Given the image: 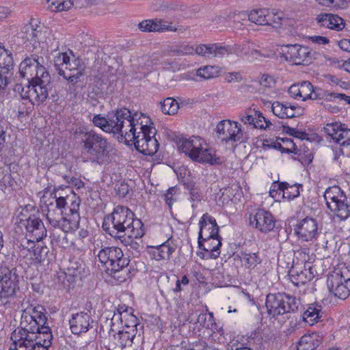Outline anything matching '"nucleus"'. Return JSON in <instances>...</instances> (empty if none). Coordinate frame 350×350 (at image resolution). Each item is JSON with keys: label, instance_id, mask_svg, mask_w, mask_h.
Masks as SVG:
<instances>
[{"label": "nucleus", "instance_id": "nucleus-1", "mask_svg": "<svg viewBox=\"0 0 350 350\" xmlns=\"http://www.w3.org/2000/svg\"><path fill=\"white\" fill-rule=\"evenodd\" d=\"M114 118L112 133L120 134L126 144H133L136 150L146 155L157 152L159 143L154 137L156 130L149 116L141 112L131 115L128 109L123 108L116 111Z\"/></svg>", "mask_w": 350, "mask_h": 350}, {"label": "nucleus", "instance_id": "nucleus-2", "mask_svg": "<svg viewBox=\"0 0 350 350\" xmlns=\"http://www.w3.org/2000/svg\"><path fill=\"white\" fill-rule=\"evenodd\" d=\"M133 216L128 208L117 206L111 216L112 226L107 228L109 234L120 239L124 237L142 238L144 234V224Z\"/></svg>", "mask_w": 350, "mask_h": 350}, {"label": "nucleus", "instance_id": "nucleus-3", "mask_svg": "<svg viewBox=\"0 0 350 350\" xmlns=\"http://www.w3.org/2000/svg\"><path fill=\"white\" fill-rule=\"evenodd\" d=\"M33 79L30 84L16 83L14 88V91L18 94L23 99L29 100V103L34 105H40L48 96L46 85L49 83L51 77L46 71L45 67L42 65V61L40 60L38 69L36 70Z\"/></svg>", "mask_w": 350, "mask_h": 350}, {"label": "nucleus", "instance_id": "nucleus-4", "mask_svg": "<svg viewBox=\"0 0 350 350\" xmlns=\"http://www.w3.org/2000/svg\"><path fill=\"white\" fill-rule=\"evenodd\" d=\"M178 146L181 152H185L193 161L211 165L221 163V158L217 156L215 151L200 136L180 138Z\"/></svg>", "mask_w": 350, "mask_h": 350}, {"label": "nucleus", "instance_id": "nucleus-5", "mask_svg": "<svg viewBox=\"0 0 350 350\" xmlns=\"http://www.w3.org/2000/svg\"><path fill=\"white\" fill-rule=\"evenodd\" d=\"M111 144L103 135L93 131L82 146L84 157L92 162L103 163L109 157Z\"/></svg>", "mask_w": 350, "mask_h": 350}, {"label": "nucleus", "instance_id": "nucleus-6", "mask_svg": "<svg viewBox=\"0 0 350 350\" xmlns=\"http://www.w3.org/2000/svg\"><path fill=\"white\" fill-rule=\"evenodd\" d=\"M326 205L334 217L344 221L350 217V204L341 189L338 186L329 187L324 193Z\"/></svg>", "mask_w": 350, "mask_h": 350}, {"label": "nucleus", "instance_id": "nucleus-7", "mask_svg": "<svg viewBox=\"0 0 350 350\" xmlns=\"http://www.w3.org/2000/svg\"><path fill=\"white\" fill-rule=\"evenodd\" d=\"M21 327L16 329L11 335L14 343L31 346L33 340H36L37 333L41 330L40 325L33 320L31 312L25 309L21 315Z\"/></svg>", "mask_w": 350, "mask_h": 350}, {"label": "nucleus", "instance_id": "nucleus-8", "mask_svg": "<svg viewBox=\"0 0 350 350\" xmlns=\"http://www.w3.org/2000/svg\"><path fill=\"white\" fill-rule=\"evenodd\" d=\"M299 304V299L285 293L269 294L265 303L267 313L273 317L293 312Z\"/></svg>", "mask_w": 350, "mask_h": 350}, {"label": "nucleus", "instance_id": "nucleus-9", "mask_svg": "<svg viewBox=\"0 0 350 350\" xmlns=\"http://www.w3.org/2000/svg\"><path fill=\"white\" fill-rule=\"evenodd\" d=\"M75 198L72 200L70 208V213L67 216V223L69 224V230L70 232L69 237H67V242L70 241V250H77L81 252L83 245V239L88 236V231L85 229H81L77 234H75L72 231H75L79 228L80 216L78 212L79 207L81 203V200L79 198Z\"/></svg>", "mask_w": 350, "mask_h": 350}, {"label": "nucleus", "instance_id": "nucleus-10", "mask_svg": "<svg viewBox=\"0 0 350 350\" xmlns=\"http://www.w3.org/2000/svg\"><path fill=\"white\" fill-rule=\"evenodd\" d=\"M49 34L48 31L35 18H31L28 23L24 25L19 33L26 46H29V50L32 47V51L40 46L41 43L46 42Z\"/></svg>", "mask_w": 350, "mask_h": 350}, {"label": "nucleus", "instance_id": "nucleus-11", "mask_svg": "<svg viewBox=\"0 0 350 350\" xmlns=\"http://www.w3.org/2000/svg\"><path fill=\"white\" fill-rule=\"evenodd\" d=\"M122 250L117 247H107L99 251L98 258L108 271L116 273L124 268L128 261L123 258Z\"/></svg>", "mask_w": 350, "mask_h": 350}, {"label": "nucleus", "instance_id": "nucleus-12", "mask_svg": "<svg viewBox=\"0 0 350 350\" xmlns=\"http://www.w3.org/2000/svg\"><path fill=\"white\" fill-rule=\"evenodd\" d=\"M317 220L306 217L297 222L295 227V233L301 242L314 243L321 234Z\"/></svg>", "mask_w": 350, "mask_h": 350}, {"label": "nucleus", "instance_id": "nucleus-13", "mask_svg": "<svg viewBox=\"0 0 350 350\" xmlns=\"http://www.w3.org/2000/svg\"><path fill=\"white\" fill-rule=\"evenodd\" d=\"M18 286V275L7 267L0 266V301L7 303V299L13 297Z\"/></svg>", "mask_w": 350, "mask_h": 350}, {"label": "nucleus", "instance_id": "nucleus-14", "mask_svg": "<svg viewBox=\"0 0 350 350\" xmlns=\"http://www.w3.org/2000/svg\"><path fill=\"white\" fill-rule=\"evenodd\" d=\"M217 133L221 140L226 142H242L244 131L238 122L224 120L217 125Z\"/></svg>", "mask_w": 350, "mask_h": 350}, {"label": "nucleus", "instance_id": "nucleus-15", "mask_svg": "<svg viewBox=\"0 0 350 350\" xmlns=\"http://www.w3.org/2000/svg\"><path fill=\"white\" fill-rule=\"evenodd\" d=\"M329 291L335 297L346 299L350 293V279L347 280L341 272L329 274L327 280Z\"/></svg>", "mask_w": 350, "mask_h": 350}, {"label": "nucleus", "instance_id": "nucleus-16", "mask_svg": "<svg viewBox=\"0 0 350 350\" xmlns=\"http://www.w3.org/2000/svg\"><path fill=\"white\" fill-rule=\"evenodd\" d=\"M25 228L29 233V236L32 240H26L27 244L25 247L29 250L34 247L35 241H40L46 235V229L42 220L35 215H30L26 220Z\"/></svg>", "mask_w": 350, "mask_h": 350}, {"label": "nucleus", "instance_id": "nucleus-17", "mask_svg": "<svg viewBox=\"0 0 350 350\" xmlns=\"http://www.w3.org/2000/svg\"><path fill=\"white\" fill-rule=\"evenodd\" d=\"M283 53L286 59L295 64H308L312 61L311 50L306 46L299 44L286 45Z\"/></svg>", "mask_w": 350, "mask_h": 350}, {"label": "nucleus", "instance_id": "nucleus-18", "mask_svg": "<svg viewBox=\"0 0 350 350\" xmlns=\"http://www.w3.org/2000/svg\"><path fill=\"white\" fill-rule=\"evenodd\" d=\"M250 224L263 233L273 230L275 221L273 215L268 211L258 209L249 217Z\"/></svg>", "mask_w": 350, "mask_h": 350}, {"label": "nucleus", "instance_id": "nucleus-19", "mask_svg": "<svg viewBox=\"0 0 350 350\" xmlns=\"http://www.w3.org/2000/svg\"><path fill=\"white\" fill-rule=\"evenodd\" d=\"M323 130L336 143L342 146L350 144V129L345 124L337 122L327 123Z\"/></svg>", "mask_w": 350, "mask_h": 350}, {"label": "nucleus", "instance_id": "nucleus-20", "mask_svg": "<svg viewBox=\"0 0 350 350\" xmlns=\"http://www.w3.org/2000/svg\"><path fill=\"white\" fill-rule=\"evenodd\" d=\"M288 92L293 98L302 101L316 100L318 98L312 84L308 81L293 84L288 88Z\"/></svg>", "mask_w": 350, "mask_h": 350}, {"label": "nucleus", "instance_id": "nucleus-21", "mask_svg": "<svg viewBox=\"0 0 350 350\" xmlns=\"http://www.w3.org/2000/svg\"><path fill=\"white\" fill-rule=\"evenodd\" d=\"M84 273V267L79 258L69 259L67 264V282L69 288H75L81 285V281Z\"/></svg>", "mask_w": 350, "mask_h": 350}, {"label": "nucleus", "instance_id": "nucleus-22", "mask_svg": "<svg viewBox=\"0 0 350 350\" xmlns=\"http://www.w3.org/2000/svg\"><path fill=\"white\" fill-rule=\"evenodd\" d=\"M40 60L43 61V58L40 57L36 54H33L31 56L27 57L21 62L19 65V74L23 78L26 79L24 83L30 84L31 83Z\"/></svg>", "mask_w": 350, "mask_h": 350}, {"label": "nucleus", "instance_id": "nucleus-23", "mask_svg": "<svg viewBox=\"0 0 350 350\" xmlns=\"http://www.w3.org/2000/svg\"><path fill=\"white\" fill-rule=\"evenodd\" d=\"M198 241L213 237L219 234V226L215 218L205 213L200 220Z\"/></svg>", "mask_w": 350, "mask_h": 350}, {"label": "nucleus", "instance_id": "nucleus-24", "mask_svg": "<svg viewBox=\"0 0 350 350\" xmlns=\"http://www.w3.org/2000/svg\"><path fill=\"white\" fill-rule=\"evenodd\" d=\"M316 21L319 26L335 31H340L345 26L341 17L331 13H321L317 15Z\"/></svg>", "mask_w": 350, "mask_h": 350}, {"label": "nucleus", "instance_id": "nucleus-25", "mask_svg": "<svg viewBox=\"0 0 350 350\" xmlns=\"http://www.w3.org/2000/svg\"><path fill=\"white\" fill-rule=\"evenodd\" d=\"M199 247L206 252L207 258L216 259L220 254L219 248L221 245V237L213 236V237L198 241Z\"/></svg>", "mask_w": 350, "mask_h": 350}, {"label": "nucleus", "instance_id": "nucleus-26", "mask_svg": "<svg viewBox=\"0 0 350 350\" xmlns=\"http://www.w3.org/2000/svg\"><path fill=\"white\" fill-rule=\"evenodd\" d=\"M138 28L144 32L176 31L172 23L161 19L144 20L138 24Z\"/></svg>", "mask_w": 350, "mask_h": 350}, {"label": "nucleus", "instance_id": "nucleus-27", "mask_svg": "<svg viewBox=\"0 0 350 350\" xmlns=\"http://www.w3.org/2000/svg\"><path fill=\"white\" fill-rule=\"evenodd\" d=\"M90 317L84 312L73 314L72 319L69 321L71 332L76 335L83 332H86L90 326Z\"/></svg>", "mask_w": 350, "mask_h": 350}, {"label": "nucleus", "instance_id": "nucleus-28", "mask_svg": "<svg viewBox=\"0 0 350 350\" xmlns=\"http://www.w3.org/2000/svg\"><path fill=\"white\" fill-rule=\"evenodd\" d=\"M271 109L273 114L280 118H290L295 117L298 112L299 107L288 103L275 101L272 103Z\"/></svg>", "mask_w": 350, "mask_h": 350}, {"label": "nucleus", "instance_id": "nucleus-29", "mask_svg": "<svg viewBox=\"0 0 350 350\" xmlns=\"http://www.w3.org/2000/svg\"><path fill=\"white\" fill-rule=\"evenodd\" d=\"M176 245L171 239L167 240L164 243L153 248L151 252L152 258L156 260L169 259L171 254L175 252Z\"/></svg>", "mask_w": 350, "mask_h": 350}, {"label": "nucleus", "instance_id": "nucleus-30", "mask_svg": "<svg viewBox=\"0 0 350 350\" xmlns=\"http://www.w3.org/2000/svg\"><path fill=\"white\" fill-rule=\"evenodd\" d=\"M313 278L314 275L311 271V267L310 265L306 268V265H305L304 270L299 271L297 267H293L291 270V280L297 286L304 284L310 281Z\"/></svg>", "mask_w": 350, "mask_h": 350}, {"label": "nucleus", "instance_id": "nucleus-31", "mask_svg": "<svg viewBox=\"0 0 350 350\" xmlns=\"http://www.w3.org/2000/svg\"><path fill=\"white\" fill-rule=\"evenodd\" d=\"M52 335L50 332L49 327L42 326L40 332L37 333L36 340H33L31 346L44 347L45 350H48V347L51 345Z\"/></svg>", "mask_w": 350, "mask_h": 350}, {"label": "nucleus", "instance_id": "nucleus-32", "mask_svg": "<svg viewBox=\"0 0 350 350\" xmlns=\"http://www.w3.org/2000/svg\"><path fill=\"white\" fill-rule=\"evenodd\" d=\"M137 332H134L126 330L123 329L122 331H119L118 333L114 336L116 345L120 349H124L126 347H130L133 343L135 339Z\"/></svg>", "mask_w": 350, "mask_h": 350}, {"label": "nucleus", "instance_id": "nucleus-33", "mask_svg": "<svg viewBox=\"0 0 350 350\" xmlns=\"http://www.w3.org/2000/svg\"><path fill=\"white\" fill-rule=\"evenodd\" d=\"M267 12L268 14H265V25L278 28L285 22L284 14L282 12L275 9H267Z\"/></svg>", "mask_w": 350, "mask_h": 350}, {"label": "nucleus", "instance_id": "nucleus-34", "mask_svg": "<svg viewBox=\"0 0 350 350\" xmlns=\"http://www.w3.org/2000/svg\"><path fill=\"white\" fill-rule=\"evenodd\" d=\"M321 306L317 304H310L303 314V319L310 325H314V323L319 321L321 318L320 312H321Z\"/></svg>", "mask_w": 350, "mask_h": 350}, {"label": "nucleus", "instance_id": "nucleus-35", "mask_svg": "<svg viewBox=\"0 0 350 350\" xmlns=\"http://www.w3.org/2000/svg\"><path fill=\"white\" fill-rule=\"evenodd\" d=\"M115 122L114 113L109 114L106 119L100 115L95 116L93 118V123L96 126L100 127L103 131L112 133Z\"/></svg>", "mask_w": 350, "mask_h": 350}, {"label": "nucleus", "instance_id": "nucleus-36", "mask_svg": "<svg viewBox=\"0 0 350 350\" xmlns=\"http://www.w3.org/2000/svg\"><path fill=\"white\" fill-rule=\"evenodd\" d=\"M73 64L76 66L75 71L69 75L67 77V81L72 84H76L81 81V78L83 77L85 74V66L83 63L79 58H75Z\"/></svg>", "mask_w": 350, "mask_h": 350}, {"label": "nucleus", "instance_id": "nucleus-37", "mask_svg": "<svg viewBox=\"0 0 350 350\" xmlns=\"http://www.w3.org/2000/svg\"><path fill=\"white\" fill-rule=\"evenodd\" d=\"M256 119L253 128L269 130V131H280L281 126L276 124L272 123L271 121L262 116V113L257 111Z\"/></svg>", "mask_w": 350, "mask_h": 350}, {"label": "nucleus", "instance_id": "nucleus-38", "mask_svg": "<svg viewBox=\"0 0 350 350\" xmlns=\"http://www.w3.org/2000/svg\"><path fill=\"white\" fill-rule=\"evenodd\" d=\"M220 68L217 66H204L196 70V75L203 79H210L219 76Z\"/></svg>", "mask_w": 350, "mask_h": 350}, {"label": "nucleus", "instance_id": "nucleus-39", "mask_svg": "<svg viewBox=\"0 0 350 350\" xmlns=\"http://www.w3.org/2000/svg\"><path fill=\"white\" fill-rule=\"evenodd\" d=\"M239 256L242 264L247 269H253L260 262V258L256 253L242 252Z\"/></svg>", "mask_w": 350, "mask_h": 350}, {"label": "nucleus", "instance_id": "nucleus-40", "mask_svg": "<svg viewBox=\"0 0 350 350\" xmlns=\"http://www.w3.org/2000/svg\"><path fill=\"white\" fill-rule=\"evenodd\" d=\"M92 132V130L88 131L84 126H76L70 131V138L75 141H80L83 145L89 135Z\"/></svg>", "mask_w": 350, "mask_h": 350}, {"label": "nucleus", "instance_id": "nucleus-41", "mask_svg": "<svg viewBox=\"0 0 350 350\" xmlns=\"http://www.w3.org/2000/svg\"><path fill=\"white\" fill-rule=\"evenodd\" d=\"M267 8L252 10L248 14V20L258 25H265Z\"/></svg>", "mask_w": 350, "mask_h": 350}, {"label": "nucleus", "instance_id": "nucleus-42", "mask_svg": "<svg viewBox=\"0 0 350 350\" xmlns=\"http://www.w3.org/2000/svg\"><path fill=\"white\" fill-rule=\"evenodd\" d=\"M161 107L165 114L174 115L178 111L179 105L174 98L169 97L161 102Z\"/></svg>", "mask_w": 350, "mask_h": 350}, {"label": "nucleus", "instance_id": "nucleus-43", "mask_svg": "<svg viewBox=\"0 0 350 350\" xmlns=\"http://www.w3.org/2000/svg\"><path fill=\"white\" fill-rule=\"evenodd\" d=\"M283 183L286 184L282 190V197L284 198L291 200L299 196V187H301L302 185L294 184L291 185L286 182H283Z\"/></svg>", "mask_w": 350, "mask_h": 350}, {"label": "nucleus", "instance_id": "nucleus-44", "mask_svg": "<svg viewBox=\"0 0 350 350\" xmlns=\"http://www.w3.org/2000/svg\"><path fill=\"white\" fill-rule=\"evenodd\" d=\"M54 68L55 72L62 77L63 79H66V53H59L54 57Z\"/></svg>", "mask_w": 350, "mask_h": 350}, {"label": "nucleus", "instance_id": "nucleus-45", "mask_svg": "<svg viewBox=\"0 0 350 350\" xmlns=\"http://www.w3.org/2000/svg\"><path fill=\"white\" fill-rule=\"evenodd\" d=\"M123 323L124 327L123 329L126 330H129L134 332H137V319L136 317L131 312H129L128 311L123 310Z\"/></svg>", "mask_w": 350, "mask_h": 350}, {"label": "nucleus", "instance_id": "nucleus-46", "mask_svg": "<svg viewBox=\"0 0 350 350\" xmlns=\"http://www.w3.org/2000/svg\"><path fill=\"white\" fill-rule=\"evenodd\" d=\"M234 51L239 55H245L252 56L254 58L262 56L260 51L256 49H250L249 43H245L243 45H238L235 46Z\"/></svg>", "mask_w": 350, "mask_h": 350}, {"label": "nucleus", "instance_id": "nucleus-47", "mask_svg": "<svg viewBox=\"0 0 350 350\" xmlns=\"http://www.w3.org/2000/svg\"><path fill=\"white\" fill-rule=\"evenodd\" d=\"M29 310L31 314V317H33V320H36L40 327L45 326L46 323V317L43 312L44 308L42 306H38L34 308H27Z\"/></svg>", "mask_w": 350, "mask_h": 350}, {"label": "nucleus", "instance_id": "nucleus-48", "mask_svg": "<svg viewBox=\"0 0 350 350\" xmlns=\"http://www.w3.org/2000/svg\"><path fill=\"white\" fill-rule=\"evenodd\" d=\"M13 66L0 68V90L4 89L9 83L12 76Z\"/></svg>", "mask_w": 350, "mask_h": 350}, {"label": "nucleus", "instance_id": "nucleus-49", "mask_svg": "<svg viewBox=\"0 0 350 350\" xmlns=\"http://www.w3.org/2000/svg\"><path fill=\"white\" fill-rule=\"evenodd\" d=\"M257 111L247 109L239 115V120L245 124H249L254 127L255 120L256 119Z\"/></svg>", "mask_w": 350, "mask_h": 350}, {"label": "nucleus", "instance_id": "nucleus-50", "mask_svg": "<svg viewBox=\"0 0 350 350\" xmlns=\"http://www.w3.org/2000/svg\"><path fill=\"white\" fill-rule=\"evenodd\" d=\"M212 57H222L232 53L229 46H221L219 44H212Z\"/></svg>", "mask_w": 350, "mask_h": 350}, {"label": "nucleus", "instance_id": "nucleus-51", "mask_svg": "<svg viewBox=\"0 0 350 350\" xmlns=\"http://www.w3.org/2000/svg\"><path fill=\"white\" fill-rule=\"evenodd\" d=\"M70 5L67 6V10L70 8H81L83 7L92 6L98 4L102 0H68Z\"/></svg>", "mask_w": 350, "mask_h": 350}, {"label": "nucleus", "instance_id": "nucleus-52", "mask_svg": "<svg viewBox=\"0 0 350 350\" xmlns=\"http://www.w3.org/2000/svg\"><path fill=\"white\" fill-rule=\"evenodd\" d=\"M47 9L51 12H62L64 10L66 0H44Z\"/></svg>", "mask_w": 350, "mask_h": 350}, {"label": "nucleus", "instance_id": "nucleus-53", "mask_svg": "<svg viewBox=\"0 0 350 350\" xmlns=\"http://www.w3.org/2000/svg\"><path fill=\"white\" fill-rule=\"evenodd\" d=\"M323 98L327 100H333L334 99L344 100L347 104H350V96L345 94L325 92L323 94Z\"/></svg>", "mask_w": 350, "mask_h": 350}, {"label": "nucleus", "instance_id": "nucleus-54", "mask_svg": "<svg viewBox=\"0 0 350 350\" xmlns=\"http://www.w3.org/2000/svg\"><path fill=\"white\" fill-rule=\"evenodd\" d=\"M212 44H200L196 46L195 53L198 55L205 57H212Z\"/></svg>", "mask_w": 350, "mask_h": 350}, {"label": "nucleus", "instance_id": "nucleus-55", "mask_svg": "<svg viewBox=\"0 0 350 350\" xmlns=\"http://www.w3.org/2000/svg\"><path fill=\"white\" fill-rule=\"evenodd\" d=\"M282 141L286 144V147H282L280 144L278 143V148L282 150V152H296L297 148L295 144L291 139L285 138L282 139Z\"/></svg>", "mask_w": 350, "mask_h": 350}, {"label": "nucleus", "instance_id": "nucleus-56", "mask_svg": "<svg viewBox=\"0 0 350 350\" xmlns=\"http://www.w3.org/2000/svg\"><path fill=\"white\" fill-rule=\"evenodd\" d=\"M285 185L286 184L283 183V182H274L269 191L270 196L273 198H276L278 194V196H282L283 187H285Z\"/></svg>", "mask_w": 350, "mask_h": 350}, {"label": "nucleus", "instance_id": "nucleus-57", "mask_svg": "<svg viewBox=\"0 0 350 350\" xmlns=\"http://www.w3.org/2000/svg\"><path fill=\"white\" fill-rule=\"evenodd\" d=\"M129 187L127 183L120 180H118L115 186L117 193L122 197H124L129 193Z\"/></svg>", "mask_w": 350, "mask_h": 350}, {"label": "nucleus", "instance_id": "nucleus-58", "mask_svg": "<svg viewBox=\"0 0 350 350\" xmlns=\"http://www.w3.org/2000/svg\"><path fill=\"white\" fill-rule=\"evenodd\" d=\"M176 191V187H172L167 189V193L165 195V201L170 208L172 207L174 202L176 201V198L174 197V196Z\"/></svg>", "mask_w": 350, "mask_h": 350}, {"label": "nucleus", "instance_id": "nucleus-59", "mask_svg": "<svg viewBox=\"0 0 350 350\" xmlns=\"http://www.w3.org/2000/svg\"><path fill=\"white\" fill-rule=\"evenodd\" d=\"M179 181L184 185L185 188L189 191L198 189L196 183L191 178V176H180Z\"/></svg>", "mask_w": 350, "mask_h": 350}, {"label": "nucleus", "instance_id": "nucleus-60", "mask_svg": "<svg viewBox=\"0 0 350 350\" xmlns=\"http://www.w3.org/2000/svg\"><path fill=\"white\" fill-rule=\"evenodd\" d=\"M16 184V182L12 178V176H0V187L3 188H8L14 187V185Z\"/></svg>", "mask_w": 350, "mask_h": 350}, {"label": "nucleus", "instance_id": "nucleus-61", "mask_svg": "<svg viewBox=\"0 0 350 350\" xmlns=\"http://www.w3.org/2000/svg\"><path fill=\"white\" fill-rule=\"evenodd\" d=\"M323 166L320 163H312L306 168V173L310 174H321L323 172Z\"/></svg>", "mask_w": 350, "mask_h": 350}, {"label": "nucleus", "instance_id": "nucleus-62", "mask_svg": "<svg viewBox=\"0 0 350 350\" xmlns=\"http://www.w3.org/2000/svg\"><path fill=\"white\" fill-rule=\"evenodd\" d=\"M242 76L239 72H229L225 77V80L228 83L239 82L242 80Z\"/></svg>", "mask_w": 350, "mask_h": 350}, {"label": "nucleus", "instance_id": "nucleus-63", "mask_svg": "<svg viewBox=\"0 0 350 350\" xmlns=\"http://www.w3.org/2000/svg\"><path fill=\"white\" fill-rule=\"evenodd\" d=\"M22 343H14V350H45L44 347H31L25 345H21ZM10 350H13V349H10Z\"/></svg>", "mask_w": 350, "mask_h": 350}, {"label": "nucleus", "instance_id": "nucleus-64", "mask_svg": "<svg viewBox=\"0 0 350 350\" xmlns=\"http://www.w3.org/2000/svg\"><path fill=\"white\" fill-rule=\"evenodd\" d=\"M260 83L262 86L264 87H271L273 84H274V79L271 76L264 75L260 79Z\"/></svg>", "mask_w": 350, "mask_h": 350}]
</instances>
